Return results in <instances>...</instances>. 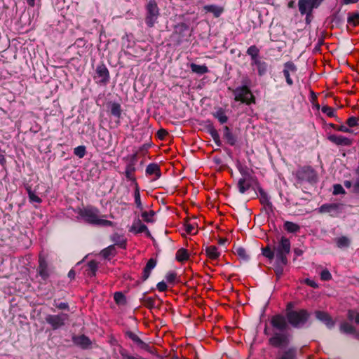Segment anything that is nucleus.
<instances>
[{
    "mask_svg": "<svg viewBox=\"0 0 359 359\" xmlns=\"http://www.w3.org/2000/svg\"><path fill=\"white\" fill-rule=\"evenodd\" d=\"M290 251V241L285 236L280 238L278 245L274 248V254L271 251V260L276 259L274 271L278 278L283 274V269L287 264V255Z\"/></svg>",
    "mask_w": 359,
    "mask_h": 359,
    "instance_id": "nucleus-1",
    "label": "nucleus"
},
{
    "mask_svg": "<svg viewBox=\"0 0 359 359\" xmlns=\"http://www.w3.org/2000/svg\"><path fill=\"white\" fill-rule=\"evenodd\" d=\"M78 214L86 222L90 224L102 226H115L113 222L102 219L99 209L92 205H88L79 209Z\"/></svg>",
    "mask_w": 359,
    "mask_h": 359,
    "instance_id": "nucleus-2",
    "label": "nucleus"
},
{
    "mask_svg": "<svg viewBox=\"0 0 359 359\" xmlns=\"http://www.w3.org/2000/svg\"><path fill=\"white\" fill-rule=\"evenodd\" d=\"M271 323L280 330V332L275 333L273 337L271 338V344L280 347L287 346L289 337L284 331L287 325L285 318L282 316H276L271 320Z\"/></svg>",
    "mask_w": 359,
    "mask_h": 359,
    "instance_id": "nucleus-3",
    "label": "nucleus"
},
{
    "mask_svg": "<svg viewBox=\"0 0 359 359\" xmlns=\"http://www.w3.org/2000/svg\"><path fill=\"white\" fill-rule=\"evenodd\" d=\"M145 8V22L149 27H153L160 15L158 4L155 0H149Z\"/></svg>",
    "mask_w": 359,
    "mask_h": 359,
    "instance_id": "nucleus-4",
    "label": "nucleus"
},
{
    "mask_svg": "<svg viewBox=\"0 0 359 359\" xmlns=\"http://www.w3.org/2000/svg\"><path fill=\"white\" fill-rule=\"evenodd\" d=\"M126 163L124 175L126 179L130 182L135 181L136 163L137 161V153L128 155L123 158Z\"/></svg>",
    "mask_w": 359,
    "mask_h": 359,
    "instance_id": "nucleus-5",
    "label": "nucleus"
},
{
    "mask_svg": "<svg viewBox=\"0 0 359 359\" xmlns=\"http://www.w3.org/2000/svg\"><path fill=\"white\" fill-rule=\"evenodd\" d=\"M309 316V313L306 310H300L299 311H291L287 313V319L289 323L294 327H302L307 321Z\"/></svg>",
    "mask_w": 359,
    "mask_h": 359,
    "instance_id": "nucleus-6",
    "label": "nucleus"
},
{
    "mask_svg": "<svg viewBox=\"0 0 359 359\" xmlns=\"http://www.w3.org/2000/svg\"><path fill=\"white\" fill-rule=\"evenodd\" d=\"M235 100L250 104L255 102V97L246 86L237 88L233 90Z\"/></svg>",
    "mask_w": 359,
    "mask_h": 359,
    "instance_id": "nucleus-7",
    "label": "nucleus"
},
{
    "mask_svg": "<svg viewBox=\"0 0 359 359\" xmlns=\"http://www.w3.org/2000/svg\"><path fill=\"white\" fill-rule=\"evenodd\" d=\"M68 319L69 315L64 313L57 315L49 314L47 315L45 318L46 322L49 324L54 330L63 327Z\"/></svg>",
    "mask_w": 359,
    "mask_h": 359,
    "instance_id": "nucleus-8",
    "label": "nucleus"
},
{
    "mask_svg": "<svg viewBox=\"0 0 359 359\" xmlns=\"http://www.w3.org/2000/svg\"><path fill=\"white\" fill-rule=\"evenodd\" d=\"M96 76L95 79L100 78V80L97 81V83L100 85L105 86L107 85L110 79L109 72L106 67V65L103 63L97 66L95 69Z\"/></svg>",
    "mask_w": 359,
    "mask_h": 359,
    "instance_id": "nucleus-9",
    "label": "nucleus"
},
{
    "mask_svg": "<svg viewBox=\"0 0 359 359\" xmlns=\"http://www.w3.org/2000/svg\"><path fill=\"white\" fill-rule=\"evenodd\" d=\"M107 108L110 112V114L116 118L114 126H111V128H112L118 127L121 123V118L122 113L121 104L118 102H110L107 103Z\"/></svg>",
    "mask_w": 359,
    "mask_h": 359,
    "instance_id": "nucleus-10",
    "label": "nucleus"
},
{
    "mask_svg": "<svg viewBox=\"0 0 359 359\" xmlns=\"http://www.w3.org/2000/svg\"><path fill=\"white\" fill-rule=\"evenodd\" d=\"M255 180L248 173L243 175V177L241 178L238 182V188L241 193L244 194L248 191L254 184Z\"/></svg>",
    "mask_w": 359,
    "mask_h": 359,
    "instance_id": "nucleus-11",
    "label": "nucleus"
},
{
    "mask_svg": "<svg viewBox=\"0 0 359 359\" xmlns=\"http://www.w3.org/2000/svg\"><path fill=\"white\" fill-rule=\"evenodd\" d=\"M297 177L300 181L312 182L315 180L316 175L311 167H303L297 170Z\"/></svg>",
    "mask_w": 359,
    "mask_h": 359,
    "instance_id": "nucleus-12",
    "label": "nucleus"
},
{
    "mask_svg": "<svg viewBox=\"0 0 359 359\" xmlns=\"http://www.w3.org/2000/svg\"><path fill=\"white\" fill-rule=\"evenodd\" d=\"M327 140L337 146H351L353 144V140L350 138L339 135H330L327 136Z\"/></svg>",
    "mask_w": 359,
    "mask_h": 359,
    "instance_id": "nucleus-13",
    "label": "nucleus"
},
{
    "mask_svg": "<svg viewBox=\"0 0 359 359\" xmlns=\"http://www.w3.org/2000/svg\"><path fill=\"white\" fill-rule=\"evenodd\" d=\"M126 336L130 339L136 343L140 348L145 350L149 353L152 352L151 347L149 346L145 342H144L135 333L131 331H127L126 332Z\"/></svg>",
    "mask_w": 359,
    "mask_h": 359,
    "instance_id": "nucleus-14",
    "label": "nucleus"
},
{
    "mask_svg": "<svg viewBox=\"0 0 359 359\" xmlns=\"http://www.w3.org/2000/svg\"><path fill=\"white\" fill-rule=\"evenodd\" d=\"M129 231L135 234L145 233L147 236H151L150 231H149L147 226L142 224L140 219H137L133 223L131 227L129 229Z\"/></svg>",
    "mask_w": 359,
    "mask_h": 359,
    "instance_id": "nucleus-15",
    "label": "nucleus"
},
{
    "mask_svg": "<svg viewBox=\"0 0 359 359\" xmlns=\"http://www.w3.org/2000/svg\"><path fill=\"white\" fill-rule=\"evenodd\" d=\"M37 271L39 275L44 280H46L49 277L47 262L46 259L41 255H39V266Z\"/></svg>",
    "mask_w": 359,
    "mask_h": 359,
    "instance_id": "nucleus-16",
    "label": "nucleus"
},
{
    "mask_svg": "<svg viewBox=\"0 0 359 359\" xmlns=\"http://www.w3.org/2000/svg\"><path fill=\"white\" fill-rule=\"evenodd\" d=\"M340 205L337 203H325L319 208V212L330 213L331 216H336L339 213Z\"/></svg>",
    "mask_w": 359,
    "mask_h": 359,
    "instance_id": "nucleus-17",
    "label": "nucleus"
},
{
    "mask_svg": "<svg viewBox=\"0 0 359 359\" xmlns=\"http://www.w3.org/2000/svg\"><path fill=\"white\" fill-rule=\"evenodd\" d=\"M297 70L296 66L292 62H287L284 65L283 75L286 79L288 85L291 86L293 83L290 78V73H294Z\"/></svg>",
    "mask_w": 359,
    "mask_h": 359,
    "instance_id": "nucleus-18",
    "label": "nucleus"
},
{
    "mask_svg": "<svg viewBox=\"0 0 359 359\" xmlns=\"http://www.w3.org/2000/svg\"><path fill=\"white\" fill-rule=\"evenodd\" d=\"M146 174L149 176H154L153 180L159 179L161 176L160 166L157 163H150L146 168Z\"/></svg>",
    "mask_w": 359,
    "mask_h": 359,
    "instance_id": "nucleus-19",
    "label": "nucleus"
},
{
    "mask_svg": "<svg viewBox=\"0 0 359 359\" xmlns=\"http://www.w3.org/2000/svg\"><path fill=\"white\" fill-rule=\"evenodd\" d=\"M315 315L318 320L325 323L328 327L330 328L334 326V323L327 313L321 311H316L315 312Z\"/></svg>",
    "mask_w": 359,
    "mask_h": 359,
    "instance_id": "nucleus-20",
    "label": "nucleus"
},
{
    "mask_svg": "<svg viewBox=\"0 0 359 359\" xmlns=\"http://www.w3.org/2000/svg\"><path fill=\"white\" fill-rule=\"evenodd\" d=\"M259 201L261 204L263 205V210L264 213L266 215L267 221L269 219V200L268 198V195L262 188L259 189Z\"/></svg>",
    "mask_w": 359,
    "mask_h": 359,
    "instance_id": "nucleus-21",
    "label": "nucleus"
},
{
    "mask_svg": "<svg viewBox=\"0 0 359 359\" xmlns=\"http://www.w3.org/2000/svg\"><path fill=\"white\" fill-rule=\"evenodd\" d=\"M73 341L83 349H86L91 345L90 339L84 334L73 337Z\"/></svg>",
    "mask_w": 359,
    "mask_h": 359,
    "instance_id": "nucleus-22",
    "label": "nucleus"
},
{
    "mask_svg": "<svg viewBox=\"0 0 359 359\" xmlns=\"http://www.w3.org/2000/svg\"><path fill=\"white\" fill-rule=\"evenodd\" d=\"M205 13H212L215 18H219L224 11V7L211 4L206 5L203 8Z\"/></svg>",
    "mask_w": 359,
    "mask_h": 359,
    "instance_id": "nucleus-23",
    "label": "nucleus"
},
{
    "mask_svg": "<svg viewBox=\"0 0 359 359\" xmlns=\"http://www.w3.org/2000/svg\"><path fill=\"white\" fill-rule=\"evenodd\" d=\"M156 260L155 259L151 258L148 260L142 274L141 278L142 281H145L149 277L151 270L156 266Z\"/></svg>",
    "mask_w": 359,
    "mask_h": 359,
    "instance_id": "nucleus-24",
    "label": "nucleus"
},
{
    "mask_svg": "<svg viewBox=\"0 0 359 359\" xmlns=\"http://www.w3.org/2000/svg\"><path fill=\"white\" fill-rule=\"evenodd\" d=\"M111 241L114 243L115 246H118L122 249H126L127 248V239L123 235L118 233H114L111 236Z\"/></svg>",
    "mask_w": 359,
    "mask_h": 359,
    "instance_id": "nucleus-25",
    "label": "nucleus"
},
{
    "mask_svg": "<svg viewBox=\"0 0 359 359\" xmlns=\"http://www.w3.org/2000/svg\"><path fill=\"white\" fill-rule=\"evenodd\" d=\"M158 301L160 304L161 303V301L160 299L158 298L156 295L154 297H144L142 299V304L147 307V309H151L156 306V301Z\"/></svg>",
    "mask_w": 359,
    "mask_h": 359,
    "instance_id": "nucleus-26",
    "label": "nucleus"
},
{
    "mask_svg": "<svg viewBox=\"0 0 359 359\" xmlns=\"http://www.w3.org/2000/svg\"><path fill=\"white\" fill-rule=\"evenodd\" d=\"M298 6L302 15L311 14L313 10V8L309 3V0H299Z\"/></svg>",
    "mask_w": 359,
    "mask_h": 359,
    "instance_id": "nucleus-27",
    "label": "nucleus"
},
{
    "mask_svg": "<svg viewBox=\"0 0 359 359\" xmlns=\"http://www.w3.org/2000/svg\"><path fill=\"white\" fill-rule=\"evenodd\" d=\"M233 252L234 255H236L238 257V259H240L242 261L245 262L250 259L249 254L248 253L247 250L243 247H234Z\"/></svg>",
    "mask_w": 359,
    "mask_h": 359,
    "instance_id": "nucleus-28",
    "label": "nucleus"
},
{
    "mask_svg": "<svg viewBox=\"0 0 359 359\" xmlns=\"http://www.w3.org/2000/svg\"><path fill=\"white\" fill-rule=\"evenodd\" d=\"M212 116L217 118L221 124H224L228 121V116L226 115L225 110L219 107L215 112L212 113Z\"/></svg>",
    "mask_w": 359,
    "mask_h": 359,
    "instance_id": "nucleus-29",
    "label": "nucleus"
},
{
    "mask_svg": "<svg viewBox=\"0 0 359 359\" xmlns=\"http://www.w3.org/2000/svg\"><path fill=\"white\" fill-rule=\"evenodd\" d=\"M205 253L208 257L211 260H217L220 255L217 248L215 245L207 247L205 249Z\"/></svg>",
    "mask_w": 359,
    "mask_h": 359,
    "instance_id": "nucleus-30",
    "label": "nucleus"
},
{
    "mask_svg": "<svg viewBox=\"0 0 359 359\" xmlns=\"http://www.w3.org/2000/svg\"><path fill=\"white\" fill-rule=\"evenodd\" d=\"M101 255L104 259H110L116 255L115 245H111L101 251Z\"/></svg>",
    "mask_w": 359,
    "mask_h": 359,
    "instance_id": "nucleus-31",
    "label": "nucleus"
},
{
    "mask_svg": "<svg viewBox=\"0 0 359 359\" xmlns=\"http://www.w3.org/2000/svg\"><path fill=\"white\" fill-rule=\"evenodd\" d=\"M224 137L226 139L228 144L233 146L236 144V140L234 135L231 132L229 126H226L224 128Z\"/></svg>",
    "mask_w": 359,
    "mask_h": 359,
    "instance_id": "nucleus-32",
    "label": "nucleus"
},
{
    "mask_svg": "<svg viewBox=\"0 0 359 359\" xmlns=\"http://www.w3.org/2000/svg\"><path fill=\"white\" fill-rule=\"evenodd\" d=\"M98 269L97 263L95 260H91L88 263L87 269L86 270L88 276H95L97 270Z\"/></svg>",
    "mask_w": 359,
    "mask_h": 359,
    "instance_id": "nucleus-33",
    "label": "nucleus"
},
{
    "mask_svg": "<svg viewBox=\"0 0 359 359\" xmlns=\"http://www.w3.org/2000/svg\"><path fill=\"white\" fill-rule=\"evenodd\" d=\"M283 227L288 233H297L300 230L299 225L289 221L284 222Z\"/></svg>",
    "mask_w": 359,
    "mask_h": 359,
    "instance_id": "nucleus-34",
    "label": "nucleus"
},
{
    "mask_svg": "<svg viewBox=\"0 0 359 359\" xmlns=\"http://www.w3.org/2000/svg\"><path fill=\"white\" fill-rule=\"evenodd\" d=\"M189 259V254L187 250L184 248L179 249L176 252V259L180 262H183Z\"/></svg>",
    "mask_w": 359,
    "mask_h": 359,
    "instance_id": "nucleus-35",
    "label": "nucleus"
},
{
    "mask_svg": "<svg viewBox=\"0 0 359 359\" xmlns=\"http://www.w3.org/2000/svg\"><path fill=\"white\" fill-rule=\"evenodd\" d=\"M190 67L193 72L198 74H204L208 72V68L206 65H198L195 63H191Z\"/></svg>",
    "mask_w": 359,
    "mask_h": 359,
    "instance_id": "nucleus-36",
    "label": "nucleus"
},
{
    "mask_svg": "<svg viewBox=\"0 0 359 359\" xmlns=\"http://www.w3.org/2000/svg\"><path fill=\"white\" fill-rule=\"evenodd\" d=\"M25 189L28 194L29 199L31 203H41L42 202L41 198L36 194H35V193L32 191V187L30 186H26Z\"/></svg>",
    "mask_w": 359,
    "mask_h": 359,
    "instance_id": "nucleus-37",
    "label": "nucleus"
},
{
    "mask_svg": "<svg viewBox=\"0 0 359 359\" xmlns=\"http://www.w3.org/2000/svg\"><path fill=\"white\" fill-rule=\"evenodd\" d=\"M247 53L251 57L252 62L259 59L258 56L259 53V50L255 45L251 46L248 48V49L247 50Z\"/></svg>",
    "mask_w": 359,
    "mask_h": 359,
    "instance_id": "nucleus-38",
    "label": "nucleus"
},
{
    "mask_svg": "<svg viewBox=\"0 0 359 359\" xmlns=\"http://www.w3.org/2000/svg\"><path fill=\"white\" fill-rule=\"evenodd\" d=\"M208 132L217 145L220 147L222 143L217 130L213 126H211L209 128Z\"/></svg>",
    "mask_w": 359,
    "mask_h": 359,
    "instance_id": "nucleus-39",
    "label": "nucleus"
},
{
    "mask_svg": "<svg viewBox=\"0 0 359 359\" xmlns=\"http://www.w3.org/2000/svg\"><path fill=\"white\" fill-rule=\"evenodd\" d=\"M340 330L341 332L346 334H353L355 332L354 327L347 322L341 324Z\"/></svg>",
    "mask_w": 359,
    "mask_h": 359,
    "instance_id": "nucleus-40",
    "label": "nucleus"
},
{
    "mask_svg": "<svg viewBox=\"0 0 359 359\" xmlns=\"http://www.w3.org/2000/svg\"><path fill=\"white\" fill-rule=\"evenodd\" d=\"M252 65H255L257 66L259 75H262L266 72L267 65L266 63L262 62L259 58L252 62Z\"/></svg>",
    "mask_w": 359,
    "mask_h": 359,
    "instance_id": "nucleus-41",
    "label": "nucleus"
},
{
    "mask_svg": "<svg viewBox=\"0 0 359 359\" xmlns=\"http://www.w3.org/2000/svg\"><path fill=\"white\" fill-rule=\"evenodd\" d=\"M348 23L353 27H356L359 25V13H350L348 17Z\"/></svg>",
    "mask_w": 359,
    "mask_h": 359,
    "instance_id": "nucleus-42",
    "label": "nucleus"
},
{
    "mask_svg": "<svg viewBox=\"0 0 359 359\" xmlns=\"http://www.w3.org/2000/svg\"><path fill=\"white\" fill-rule=\"evenodd\" d=\"M114 299L117 304L123 305L126 303V297L121 292H116L114 294Z\"/></svg>",
    "mask_w": 359,
    "mask_h": 359,
    "instance_id": "nucleus-43",
    "label": "nucleus"
},
{
    "mask_svg": "<svg viewBox=\"0 0 359 359\" xmlns=\"http://www.w3.org/2000/svg\"><path fill=\"white\" fill-rule=\"evenodd\" d=\"M337 245L339 248L348 247L350 243L349 239L346 236H341L336 240Z\"/></svg>",
    "mask_w": 359,
    "mask_h": 359,
    "instance_id": "nucleus-44",
    "label": "nucleus"
},
{
    "mask_svg": "<svg viewBox=\"0 0 359 359\" xmlns=\"http://www.w3.org/2000/svg\"><path fill=\"white\" fill-rule=\"evenodd\" d=\"M189 28V25L186 23H179L175 27V33L182 35L183 32L188 31Z\"/></svg>",
    "mask_w": 359,
    "mask_h": 359,
    "instance_id": "nucleus-45",
    "label": "nucleus"
},
{
    "mask_svg": "<svg viewBox=\"0 0 359 359\" xmlns=\"http://www.w3.org/2000/svg\"><path fill=\"white\" fill-rule=\"evenodd\" d=\"M134 197H135V203L137 208L140 210H143V205H142V203L141 202L140 188L137 187L136 190L134 192Z\"/></svg>",
    "mask_w": 359,
    "mask_h": 359,
    "instance_id": "nucleus-46",
    "label": "nucleus"
},
{
    "mask_svg": "<svg viewBox=\"0 0 359 359\" xmlns=\"http://www.w3.org/2000/svg\"><path fill=\"white\" fill-rule=\"evenodd\" d=\"M142 218L146 222H152L154 221L153 217L154 216V212L153 210H150L149 212L144 211L142 212Z\"/></svg>",
    "mask_w": 359,
    "mask_h": 359,
    "instance_id": "nucleus-47",
    "label": "nucleus"
},
{
    "mask_svg": "<svg viewBox=\"0 0 359 359\" xmlns=\"http://www.w3.org/2000/svg\"><path fill=\"white\" fill-rule=\"evenodd\" d=\"M321 111L323 113L325 114L329 117H336V111L335 109L329 106H323Z\"/></svg>",
    "mask_w": 359,
    "mask_h": 359,
    "instance_id": "nucleus-48",
    "label": "nucleus"
},
{
    "mask_svg": "<svg viewBox=\"0 0 359 359\" xmlns=\"http://www.w3.org/2000/svg\"><path fill=\"white\" fill-rule=\"evenodd\" d=\"M346 123L349 128L359 126V117L351 116L346 120Z\"/></svg>",
    "mask_w": 359,
    "mask_h": 359,
    "instance_id": "nucleus-49",
    "label": "nucleus"
},
{
    "mask_svg": "<svg viewBox=\"0 0 359 359\" xmlns=\"http://www.w3.org/2000/svg\"><path fill=\"white\" fill-rule=\"evenodd\" d=\"M86 149L85 146H79L74 149V154L79 158H83L86 155Z\"/></svg>",
    "mask_w": 359,
    "mask_h": 359,
    "instance_id": "nucleus-50",
    "label": "nucleus"
},
{
    "mask_svg": "<svg viewBox=\"0 0 359 359\" xmlns=\"http://www.w3.org/2000/svg\"><path fill=\"white\" fill-rule=\"evenodd\" d=\"M348 318L350 320H354L357 324H359V313L353 310L348 311Z\"/></svg>",
    "mask_w": 359,
    "mask_h": 359,
    "instance_id": "nucleus-51",
    "label": "nucleus"
},
{
    "mask_svg": "<svg viewBox=\"0 0 359 359\" xmlns=\"http://www.w3.org/2000/svg\"><path fill=\"white\" fill-rule=\"evenodd\" d=\"M184 229L186 232L189 234H196L197 232L195 226L194 224L189 223L188 222H186L184 224Z\"/></svg>",
    "mask_w": 359,
    "mask_h": 359,
    "instance_id": "nucleus-52",
    "label": "nucleus"
},
{
    "mask_svg": "<svg viewBox=\"0 0 359 359\" xmlns=\"http://www.w3.org/2000/svg\"><path fill=\"white\" fill-rule=\"evenodd\" d=\"M149 144H144L143 145H142L137 151H136L135 153H137V156L139 154L142 155V156H145L147 153H148V149L149 148Z\"/></svg>",
    "mask_w": 359,
    "mask_h": 359,
    "instance_id": "nucleus-53",
    "label": "nucleus"
},
{
    "mask_svg": "<svg viewBox=\"0 0 359 359\" xmlns=\"http://www.w3.org/2000/svg\"><path fill=\"white\" fill-rule=\"evenodd\" d=\"M320 278L322 280H330L332 278V275L328 270L325 269L320 273Z\"/></svg>",
    "mask_w": 359,
    "mask_h": 359,
    "instance_id": "nucleus-54",
    "label": "nucleus"
},
{
    "mask_svg": "<svg viewBox=\"0 0 359 359\" xmlns=\"http://www.w3.org/2000/svg\"><path fill=\"white\" fill-rule=\"evenodd\" d=\"M337 131L343 132L346 133H352L353 132V130L349 128L348 126H346L344 125L338 126Z\"/></svg>",
    "mask_w": 359,
    "mask_h": 359,
    "instance_id": "nucleus-55",
    "label": "nucleus"
},
{
    "mask_svg": "<svg viewBox=\"0 0 359 359\" xmlns=\"http://www.w3.org/2000/svg\"><path fill=\"white\" fill-rule=\"evenodd\" d=\"M334 189H333V194L338 195L341 194H344V189L340 184H334Z\"/></svg>",
    "mask_w": 359,
    "mask_h": 359,
    "instance_id": "nucleus-56",
    "label": "nucleus"
},
{
    "mask_svg": "<svg viewBox=\"0 0 359 359\" xmlns=\"http://www.w3.org/2000/svg\"><path fill=\"white\" fill-rule=\"evenodd\" d=\"M294 351L292 350H290L285 352L280 359H294Z\"/></svg>",
    "mask_w": 359,
    "mask_h": 359,
    "instance_id": "nucleus-57",
    "label": "nucleus"
},
{
    "mask_svg": "<svg viewBox=\"0 0 359 359\" xmlns=\"http://www.w3.org/2000/svg\"><path fill=\"white\" fill-rule=\"evenodd\" d=\"M177 278V274L175 272L168 273L166 276V280L170 283H173Z\"/></svg>",
    "mask_w": 359,
    "mask_h": 359,
    "instance_id": "nucleus-58",
    "label": "nucleus"
},
{
    "mask_svg": "<svg viewBox=\"0 0 359 359\" xmlns=\"http://www.w3.org/2000/svg\"><path fill=\"white\" fill-rule=\"evenodd\" d=\"M56 308H57L60 310H69V306L66 302H61L60 304H57L55 302V304Z\"/></svg>",
    "mask_w": 359,
    "mask_h": 359,
    "instance_id": "nucleus-59",
    "label": "nucleus"
},
{
    "mask_svg": "<svg viewBox=\"0 0 359 359\" xmlns=\"http://www.w3.org/2000/svg\"><path fill=\"white\" fill-rule=\"evenodd\" d=\"M157 135L159 139L163 140L168 135V133L166 130L161 128L158 130Z\"/></svg>",
    "mask_w": 359,
    "mask_h": 359,
    "instance_id": "nucleus-60",
    "label": "nucleus"
},
{
    "mask_svg": "<svg viewBox=\"0 0 359 359\" xmlns=\"http://www.w3.org/2000/svg\"><path fill=\"white\" fill-rule=\"evenodd\" d=\"M257 236L262 239L266 238V241L269 239L267 232L266 231H263L262 229H260L259 231L257 233Z\"/></svg>",
    "mask_w": 359,
    "mask_h": 359,
    "instance_id": "nucleus-61",
    "label": "nucleus"
},
{
    "mask_svg": "<svg viewBox=\"0 0 359 359\" xmlns=\"http://www.w3.org/2000/svg\"><path fill=\"white\" fill-rule=\"evenodd\" d=\"M156 287H157V289L158 290V291H160V292H165L168 289V286H167L166 283L163 281L158 283L157 284Z\"/></svg>",
    "mask_w": 359,
    "mask_h": 359,
    "instance_id": "nucleus-62",
    "label": "nucleus"
},
{
    "mask_svg": "<svg viewBox=\"0 0 359 359\" xmlns=\"http://www.w3.org/2000/svg\"><path fill=\"white\" fill-rule=\"evenodd\" d=\"M323 0H309V4L313 8H317L323 2Z\"/></svg>",
    "mask_w": 359,
    "mask_h": 359,
    "instance_id": "nucleus-63",
    "label": "nucleus"
},
{
    "mask_svg": "<svg viewBox=\"0 0 359 359\" xmlns=\"http://www.w3.org/2000/svg\"><path fill=\"white\" fill-rule=\"evenodd\" d=\"M262 255L266 258H269V243H267L265 247L262 248Z\"/></svg>",
    "mask_w": 359,
    "mask_h": 359,
    "instance_id": "nucleus-64",
    "label": "nucleus"
}]
</instances>
